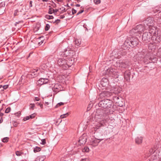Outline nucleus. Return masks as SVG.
<instances>
[{
	"label": "nucleus",
	"instance_id": "2eb2a0df",
	"mask_svg": "<svg viewBox=\"0 0 161 161\" xmlns=\"http://www.w3.org/2000/svg\"><path fill=\"white\" fill-rule=\"evenodd\" d=\"M112 96V94L111 91H105L102 92L100 94V97H108Z\"/></svg>",
	"mask_w": 161,
	"mask_h": 161
},
{
	"label": "nucleus",
	"instance_id": "3c124183",
	"mask_svg": "<svg viewBox=\"0 0 161 161\" xmlns=\"http://www.w3.org/2000/svg\"><path fill=\"white\" fill-rule=\"evenodd\" d=\"M35 117V115L34 114H32L31 115H30V116H29L30 118L31 119H32V118H34Z\"/></svg>",
	"mask_w": 161,
	"mask_h": 161
},
{
	"label": "nucleus",
	"instance_id": "ddd939ff",
	"mask_svg": "<svg viewBox=\"0 0 161 161\" xmlns=\"http://www.w3.org/2000/svg\"><path fill=\"white\" fill-rule=\"evenodd\" d=\"M158 32V34L152 37V39L155 43H158L161 42V35Z\"/></svg>",
	"mask_w": 161,
	"mask_h": 161
},
{
	"label": "nucleus",
	"instance_id": "c756f323",
	"mask_svg": "<svg viewBox=\"0 0 161 161\" xmlns=\"http://www.w3.org/2000/svg\"><path fill=\"white\" fill-rule=\"evenodd\" d=\"M45 17L46 18L48 19H50L54 18V17L53 16L48 15H46L45 16Z\"/></svg>",
	"mask_w": 161,
	"mask_h": 161
},
{
	"label": "nucleus",
	"instance_id": "5701e85b",
	"mask_svg": "<svg viewBox=\"0 0 161 161\" xmlns=\"http://www.w3.org/2000/svg\"><path fill=\"white\" fill-rule=\"evenodd\" d=\"M113 98V100L114 101V102L116 103H119L120 102L119 99H121V97H119L118 96H114L113 95L112 96Z\"/></svg>",
	"mask_w": 161,
	"mask_h": 161
},
{
	"label": "nucleus",
	"instance_id": "e433bc0d",
	"mask_svg": "<svg viewBox=\"0 0 161 161\" xmlns=\"http://www.w3.org/2000/svg\"><path fill=\"white\" fill-rule=\"evenodd\" d=\"M68 115V113L66 114H64L60 116V117L62 119H63L66 116H67Z\"/></svg>",
	"mask_w": 161,
	"mask_h": 161
},
{
	"label": "nucleus",
	"instance_id": "864d4df0",
	"mask_svg": "<svg viewBox=\"0 0 161 161\" xmlns=\"http://www.w3.org/2000/svg\"><path fill=\"white\" fill-rule=\"evenodd\" d=\"M32 1H30V2H29V6H30V7H32Z\"/></svg>",
	"mask_w": 161,
	"mask_h": 161
},
{
	"label": "nucleus",
	"instance_id": "20e7f679",
	"mask_svg": "<svg viewBox=\"0 0 161 161\" xmlns=\"http://www.w3.org/2000/svg\"><path fill=\"white\" fill-rule=\"evenodd\" d=\"M112 102L108 99H104L100 101L98 103L99 106L104 109L110 108L112 105Z\"/></svg>",
	"mask_w": 161,
	"mask_h": 161
},
{
	"label": "nucleus",
	"instance_id": "8fccbe9b",
	"mask_svg": "<svg viewBox=\"0 0 161 161\" xmlns=\"http://www.w3.org/2000/svg\"><path fill=\"white\" fill-rule=\"evenodd\" d=\"M39 27H36L34 29V30L36 32L39 30Z\"/></svg>",
	"mask_w": 161,
	"mask_h": 161
},
{
	"label": "nucleus",
	"instance_id": "a878e982",
	"mask_svg": "<svg viewBox=\"0 0 161 161\" xmlns=\"http://www.w3.org/2000/svg\"><path fill=\"white\" fill-rule=\"evenodd\" d=\"M45 158V156H39L36 158L35 161H43Z\"/></svg>",
	"mask_w": 161,
	"mask_h": 161
},
{
	"label": "nucleus",
	"instance_id": "4c0bfd02",
	"mask_svg": "<svg viewBox=\"0 0 161 161\" xmlns=\"http://www.w3.org/2000/svg\"><path fill=\"white\" fill-rule=\"evenodd\" d=\"M94 2L95 4H98L101 3V0H94Z\"/></svg>",
	"mask_w": 161,
	"mask_h": 161
},
{
	"label": "nucleus",
	"instance_id": "a18cd8bd",
	"mask_svg": "<svg viewBox=\"0 0 161 161\" xmlns=\"http://www.w3.org/2000/svg\"><path fill=\"white\" fill-rule=\"evenodd\" d=\"M157 54L160 56H161V48L159 49L157 53Z\"/></svg>",
	"mask_w": 161,
	"mask_h": 161
},
{
	"label": "nucleus",
	"instance_id": "7c9ffc66",
	"mask_svg": "<svg viewBox=\"0 0 161 161\" xmlns=\"http://www.w3.org/2000/svg\"><path fill=\"white\" fill-rule=\"evenodd\" d=\"M89 149L88 147H84L82 149V151L83 152H89Z\"/></svg>",
	"mask_w": 161,
	"mask_h": 161
},
{
	"label": "nucleus",
	"instance_id": "338daca9",
	"mask_svg": "<svg viewBox=\"0 0 161 161\" xmlns=\"http://www.w3.org/2000/svg\"><path fill=\"white\" fill-rule=\"evenodd\" d=\"M75 6L76 7H80V5L79 4H77L75 5Z\"/></svg>",
	"mask_w": 161,
	"mask_h": 161
},
{
	"label": "nucleus",
	"instance_id": "f3484780",
	"mask_svg": "<svg viewBox=\"0 0 161 161\" xmlns=\"http://www.w3.org/2000/svg\"><path fill=\"white\" fill-rule=\"evenodd\" d=\"M48 79L47 78H40L37 81V84L42 85L46 84L48 82Z\"/></svg>",
	"mask_w": 161,
	"mask_h": 161
},
{
	"label": "nucleus",
	"instance_id": "5fc2aeb1",
	"mask_svg": "<svg viewBox=\"0 0 161 161\" xmlns=\"http://www.w3.org/2000/svg\"><path fill=\"white\" fill-rule=\"evenodd\" d=\"M58 11V9H54V10H53V13H54V14H55V13H57V12Z\"/></svg>",
	"mask_w": 161,
	"mask_h": 161
},
{
	"label": "nucleus",
	"instance_id": "9b49d317",
	"mask_svg": "<svg viewBox=\"0 0 161 161\" xmlns=\"http://www.w3.org/2000/svg\"><path fill=\"white\" fill-rule=\"evenodd\" d=\"M110 91L112 93L113 96V95L119 94L121 91V89L119 86H116L112 87Z\"/></svg>",
	"mask_w": 161,
	"mask_h": 161
},
{
	"label": "nucleus",
	"instance_id": "b1692460",
	"mask_svg": "<svg viewBox=\"0 0 161 161\" xmlns=\"http://www.w3.org/2000/svg\"><path fill=\"white\" fill-rule=\"evenodd\" d=\"M108 110H101V113H103V114H101V117H102V119H104L105 118H103V117L105 116L108 113Z\"/></svg>",
	"mask_w": 161,
	"mask_h": 161
},
{
	"label": "nucleus",
	"instance_id": "39448f33",
	"mask_svg": "<svg viewBox=\"0 0 161 161\" xmlns=\"http://www.w3.org/2000/svg\"><path fill=\"white\" fill-rule=\"evenodd\" d=\"M94 134L95 135H94L95 138L94 140H92L91 142V143L93 146H97L98 143L101 141L103 140L104 138L102 137L101 136H99V134L98 132H94Z\"/></svg>",
	"mask_w": 161,
	"mask_h": 161
},
{
	"label": "nucleus",
	"instance_id": "09e8293b",
	"mask_svg": "<svg viewBox=\"0 0 161 161\" xmlns=\"http://www.w3.org/2000/svg\"><path fill=\"white\" fill-rule=\"evenodd\" d=\"M84 12V10H80L79 11L77 14V15H78L82 13L83 12Z\"/></svg>",
	"mask_w": 161,
	"mask_h": 161
},
{
	"label": "nucleus",
	"instance_id": "423d86ee",
	"mask_svg": "<svg viewBox=\"0 0 161 161\" xmlns=\"http://www.w3.org/2000/svg\"><path fill=\"white\" fill-rule=\"evenodd\" d=\"M116 63L117 66L121 69H124L127 68L130 64L129 61L127 60H119Z\"/></svg>",
	"mask_w": 161,
	"mask_h": 161
},
{
	"label": "nucleus",
	"instance_id": "c9c22d12",
	"mask_svg": "<svg viewBox=\"0 0 161 161\" xmlns=\"http://www.w3.org/2000/svg\"><path fill=\"white\" fill-rule=\"evenodd\" d=\"M49 28L50 25L48 24H47L45 27V30L46 31H47L49 30Z\"/></svg>",
	"mask_w": 161,
	"mask_h": 161
},
{
	"label": "nucleus",
	"instance_id": "680f3d73",
	"mask_svg": "<svg viewBox=\"0 0 161 161\" xmlns=\"http://www.w3.org/2000/svg\"><path fill=\"white\" fill-rule=\"evenodd\" d=\"M35 100L36 101H38L39 100V98L38 97H36L35 98Z\"/></svg>",
	"mask_w": 161,
	"mask_h": 161
},
{
	"label": "nucleus",
	"instance_id": "2f4dec72",
	"mask_svg": "<svg viewBox=\"0 0 161 161\" xmlns=\"http://www.w3.org/2000/svg\"><path fill=\"white\" fill-rule=\"evenodd\" d=\"M9 139V138L8 137H6L3 138L2 139V142H7Z\"/></svg>",
	"mask_w": 161,
	"mask_h": 161
},
{
	"label": "nucleus",
	"instance_id": "de8ad7c7",
	"mask_svg": "<svg viewBox=\"0 0 161 161\" xmlns=\"http://www.w3.org/2000/svg\"><path fill=\"white\" fill-rule=\"evenodd\" d=\"M72 14H74L76 13V10L74 8H72Z\"/></svg>",
	"mask_w": 161,
	"mask_h": 161
},
{
	"label": "nucleus",
	"instance_id": "473e14b6",
	"mask_svg": "<svg viewBox=\"0 0 161 161\" xmlns=\"http://www.w3.org/2000/svg\"><path fill=\"white\" fill-rule=\"evenodd\" d=\"M53 10H54V9L52 8H49L48 13L50 14H52L53 13Z\"/></svg>",
	"mask_w": 161,
	"mask_h": 161
},
{
	"label": "nucleus",
	"instance_id": "603ef678",
	"mask_svg": "<svg viewBox=\"0 0 161 161\" xmlns=\"http://www.w3.org/2000/svg\"><path fill=\"white\" fill-rule=\"evenodd\" d=\"M139 57L140 58H138V59L139 60H142L143 59V58H144V56H139Z\"/></svg>",
	"mask_w": 161,
	"mask_h": 161
},
{
	"label": "nucleus",
	"instance_id": "4be33fe9",
	"mask_svg": "<svg viewBox=\"0 0 161 161\" xmlns=\"http://www.w3.org/2000/svg\"><path fill=\"white\" fill-rule=\"evenodd\" d=\"M71 52L69 50L66 49L64 50L63 53L62 54H63L65 57H67L69 56H70L71 54Z\"/></svg>",
	"mask_w": 161,
	"mask_h": 161
},
{
	"label": "nucleus",
	"instance_id": "cd10ccee",
	"mask_svg": "<svg viewBox=\"0 0 161 161\" xmlns=\"http://www.w3.org/2000/svg\"><path fill=\"white\" fill-rule=\"evenodd\" d=\"M81 42V41L78 39H76L75 40V44L77 46L80 45Z\"/></svg>",
	"mask_w": 161,
	"mask_h": 161
},
{
	"label": "nucleus",
	"instance_id": "774afa93",
	"mask_svg": "<svg viewBox=\"0 0 161 161\" xmlns=\"http://www.w3.org/2000/svg\"><path fill=\"white\" fill-rule=\"evenodd\" d=\"M36 104L37 105H39V106H40V104H40V103H39L37 102V103H36Z\"/></svg>",
	"mask_w": 161,
	"mask_h": 161
},
{
	"label": "nucleus",
	"instance_id": "f03ea898",
	"mask_svg": "<svg viewBox=\"0 0 161 161\" xmlns=\"http://www.w3.org/2000/svg\"><path fill=\"white\" fill-rule=\"evenodd\" d=\"M139 40L136 38H132L130 41L129 40H126L122 46V48L124 49L130 48V47H133L136 46L139 43Z\"/></svg>",
	"mask_w": 161,
	"mask_h": 161
},
{
	"label": "nucleus",
	"instance_id": "0e129e2a",
	"mask_svg": "<svg viewBox=\"0 0 161 161\" xmlns=\"http://www.w3.org/2000/svg\"><path fill=\"white\" fill-rule=\"evenodd\" d=\"M42 43H43V42L42 41L41 42H39L38 44L39 45H41Z\"/></svg>",
	"mask_w": 161,
	"mask_h": 161
},
{
	"label": "nucleus",
	"instance_id": "412c9836",
	"mask_svg": "<svg viewBox=\"0 0 161 161\" xmlns=\"http://www.w3.org/2000/svg\"><path fill=\"white\" fill-rule=\"evenodd\" d=\"M74 61L72 58H69L68 61H67V68L71 66L74 63Z\"/></svg>",
	"mask_w": 161,
	"mask_h": 161
},
{
	"label": "nucleus",
	"instance_id": "79ce46f5",
	"mask_svg": "<svg viewBox=\"0 0 161 161\" xmlns=\"http://www.w3.org/2000/svg\"><path fill=\"white\" fill-rule=\"evenodd\" d=\"M30 119V117L29 116H27L25 117L23 119V120L24 121H25L27 120H28L29 119Z\"/></svg>",
	"mask_w": 161,
	"mask_h": 161
},
{
	"label": "nucleus",
	"instance_id": "1a4fd4ad",
	"mask_svg": "<svg viewBox=\"0 0 161 161\" xmlns=\"http://www.w3.org/2000/svg\"><path fill=\"white\" fill-rule=\"evenodd\" d=\"M147 30H148V32L150 33L152 36H153L156 34L157 35L158 32H160L159 31L157 30V27L154 25L150 26L147 28Z\"/></svg>",
	"mask_w": 161,
	"mask_h": 161
},
{
	"label": "nucleus",
	"instance_id": "f257e3e1",
	"mask_svg": "<svg viewBox=\"0 0 161 161\" xmlns=\"http://www.w3.org/2000/svg\"><path fill=\"white\" fill-rule=\"evenodd\" d=\"M146 25L143 23L137 25L134 27L130 31V33L132 35L135 36H139L144 31L147 30Z\"/></svg>",
	"mask_w": 161,
	"mask_h": 161
},
{
	"label": "nucleus",
	"instance_id": "37998d69",
	"mask_svg": "<svg viewBox=\"0 0 161 161\" xmlns=\"http://www.w3.org/2000/svg\"><path fill=\"white\" fill-rule=\"evenodd\" d=\"M30 105L31 106L30 107V109H32L33 110L34 109V107H35V104H34L31 103L30 104Z\"/></svg>",
	"mask_w": 161,
	"mask_h": 161
},
{
	"label": "nucleus",
	"instance_id": "72a5a7b5",
	"mask_svg": "<svg viewBox=\"0 0 161 161\" xmlns=\"http://www.w3.org/2000/svg\"><path fill=\"white\" fill-rule=\"evenodd\" d=\"M16 155L18 156H20L22 154V153L20 151H17L15 152Z\"/></svg>",
	"mask_w": 161,
	"mask_h": 161
},
{
	"label": "nucleus",
	"instance_id": "dca6fc26",
	"mask_svg": "<svg viewBox=\"0 0 161 161\" xmlns=\"http://www.w3.org/2000/svg\"><path fill=\"white\" fill-rule=\"evenodd\" d=\"M61 87V86L58 84H56L54 85L53 87L52 88V90L54 92H55V94H56L57 92L62 91Z\"/></svg>",
	"mask_w": 161,
	"mask_h": 161
},
{
	"label": "nucleus",
	"instance_id": "e2e57ef3",
	"mask_svg": "<svg viewBox=\"0 0 161 161\" xmlns=\"http://www.w3.org/2000/svg\"><path fill=\"white\" fill-rule=\"evenodd\" d=\"M40 106L41 108H42L43 106V104H41L40 105Z\"/></svg>",
	"mask_w": 161,
	"mask_h": 161
},
{
	"label": "nucleus",
	"instance_id": "393cba45",
	"mask_svg": "<svg viewBox=\"0 0 161 161\" xmlns=\"http://www.w3.org/2000/svg\"><path fill=\"white\" fill-rule=\"evenodd\" d=\"M142 137H137L136 138V142L138 144H140L142 143Z\"/></svg>",
	"mask_w": 161,
	"mask_h": 161
},
{
	"label": "nucleus",
	"instance_id": "c85d7f7f",
	"mask_svg": "<svg viewBox=\"0 0 161 161\" xmlns=\"http://www.w3.org/2000/svg\"><path fill=\"white\" fill-rule=\"evenodd\" d=\"M41 150V148L39 147H36L34 149V152L35 153L37 152H38L40 151Z\"/></svg>",
	"mask_w": 161,
	"mask_h": 161
},
{
	"label": "nucleus",
	"instance_id": "a211bd4d",
	"mask_svg": "<svg viewBox=\"0 0 161 161\" xmlns=\"http://www.w3.org/2000/svg\"><path fill=\"white\" fill-rule=\"evenodd\" d=\"M108 79L103 78L101 81V85L103 87H106L108 85Z\"/></svg>",
	"mask_w": 161,
	"mask_h": 161
},
{
	"label": "nucleus",
	"instance_id": "69168bd1",
	"mask_svg": "<svg viewBox=\"0 0 161 161\" xmlns=\"http://www.w3.org/2000/svg\"><path fill=\"white\" fill-rule=\"evenodd\" d=\"M43 2H47L48 1V0H42Z\"/></svg>",
	"mask_w": 161,
	"mask_h": 161
},
{
	"label": "nucleus",
	"instance_id": "13d9d810",
	"mask_svg": "<svg viewBox=\"0 0 161 161\" xmlns=\"http://www.w3.org/2000/svg\"><path fill=\"white\" fill-rule=\"evenodd\" d=\"M58 105H59V106H61V105H63L64 104V103H62V102H60V103H58Z\"/></svg>",
	"mask_w": 161,
	"mask_h": 161
},
{
	"label": "nucleus",
	"instance_id": "bf43d9fd",
	"mask_svg": "<svg viewBox=\"0 0 161 161\" xmlns=\"http://www.w3.org/2000/svg\"><path fill=\"white\" fill-rule=\"evenodd\" d=\"M60 21V19H57L55 20V21L54 22V23H55L57 22V21H58L59 22Z\"/></svg>",
	"mask_w": 161,
	"mask_h": 161
},
{
	"label": "nucleus",
	"instance_id": "4d7b16f0",
	"mask_svg": "<svg viewBox=\"0 0 161 161\" xmlns=\"http://www.w3.org/2000/svg\"><path fill=\"white\" fill-rule=\"evenodd\" d=\"M65 17L64 15H61L60 16V19H63Z\"/></svg>",
	"mask_w": 161,
	"mask_h": 161
},
{
	"label": "nucleus",
	"instance_id": "f704fd0d",
	"mask_svg": "<svg viewBox=\"0 0 161 161\" xmlns=\"http://www.w3.org/2000/svg\"><path fill=\"white\" fill-rule=\"evenodd\" d=\"M153 150L152 149H150L149 151V153L147 154V157H149L151 154H153Z\"/></svg>",
	"mask_w": 161,
	"mask_h": 161
},
{
	"label": "nucleus",
	"instance_id": "6ab92c4d",
	"mask_svg": "<svg viewBox=\"0 0 161 161\" xmlns=\"http://www.w3.org/2000/svg\"><path fill=\"white\" fill-rule=\"evenodd\" d=\"M131 73L129 71H126L124 74V78L127 81L130 80Z\"/></svg>",
	"mask_w": 161,
	"mask_h": 161
},
{
	"label": "nucleus",
	"instance_id": "4468645a",
	"mask_svg": "<svg viewBox=\"0 0 161 161\" xmlns=\"http://www.w3.org/2000/svg\"><path fill=\"white\" fill-rule=\"evenodd\" d=\"M87 139V136L86 134H83L82 136L80 137L79 142L80 144L83 145L86 143V142Z\"/></svg>",
	"mask_w": 161,
	"mask_h": 161
},
{
	"label": "nucleus",
	"instance_id": "052dcab7",
	"mask_svg": "<svg viewBox=\"0 0 161 161\" xmlns=\"http://www.w3.org/2000/svg\"><path fill=\"white\" fill-rule=\"evenodd\" d=\"M3 121V119L2 117H1L0 119V123H2Z\"/></svg>",
	"mask_w": 161,
	"mask_h": 161
},
{
	"label": "nucleus",
	"instance_id": "c03bdc74",
	"mask_svg": "<svg viewBox=\"0 0 161 161\" xmlns=\"http://www.w3.org/2000/svg\"><path fill=\"white\" fill-rule=\"evenodd\" d=\"M110 120H111L112 122H113L114 121V119L112 117H111L110 118L108 119V121L109 122H110Z\"/></svg>",
	"mask_w": 161,
	"mask_h": 161
},
{
	"label": "nucleus",
	"instance_id": "ea45409f",
	"mask_svg": "<svg viewBox=\"0 0 161 161\" xmlns=\"http://www.w3.org/2000/svg\"><path fill=\"white\" fill-rule=\"evenodd\" d=\"M11 108L10 107H8L5 110V113H9L10 111Z\"/></svg>",
	"mask_w": 161,
	"mask_h": 161
},
{
	"label": "nucleus",
	"instance_id": "9d476101",
	"mask_svg": "<svg viewBox=\"0 0 161 161\" xmlns=\"http://www.w3.org/2000/svg\"><path fill=\"white\" fill-rule=\"evenodd\" d=\"M66 63L67 61L64 59L59 58L58 60V64L64 69H67Z\"/></svg>",
	"mask_w": 161,
	"mask_h": 161
},
{
	"label": "nucleus",
	"instance_id": "aec40b11",
	"mask_svg": "<svg viewBox=\"0 0 161 161\" xmlns=\"http://www.w3.org/2000/svg\"><path fill=\"white\" fill-rule=\"evenodd\" d=\"M38 69H34L30 71V75H31L32 77H34L36 76L37 75Z\"/></svg>",
	"mask_w": 161,
	"mask_h": 161
},
{
	"label": "nucleus",
	"instance_id": "bb28decb",
	"mask_svg": "<svg viewBox=\"0 0 161 161\" xmlns=\"http://www.w3.org/2000/svg\"><path fill=\"white\" fill-rule=\"evenodd\" d=\"M153 11L155 12L159 13L161 12V6L157 7L154 9Z\"/></svg>",
	"mask_w": 161,
	"mask_h": 161
},
{
	"label": "nucleus",
	"instance_id": "58836bf2",
	"mask_svg": "<svg viewBox=\"0 0 161 161\" xmlns=\"http://www.w3.org/2000/svg\"><path fill=\"white\" fill-rule=\"evenodd\" d=\"M90 160V159L89 158H86L82 159L80 161H88Z\"/></svg>",
	"mask_w": 161,
	"mask_h": 161
},
{
	"label": "nucleus",
	"instance_id": "f8f14e48",
	"mask_svg": "<svg viewBox=\"0 0 161 161\" xmlns=\"http://www.w3.org/2000/svg\"><path fill=\"white\" fill-rule=\"evenodd\" d=\"M152 36L149 32L146 31L144 33L142 36L143 40L145 41H149L151 39H152Z\"/></svg>",
	"mask_w": 161,
	"mask_h": 161
},
{
	"label": "nucleus",
	"instance_id": "7ed1b4c3",
	"mask_svg": "<svg viewBox=\"0 0 161 161\" xmlns=\"http://www.w3.org/2000/svg\"><path fill=\"white\" fill-rule=\"evenodd\" d=\"M97 127H97H94V130L96 131L97 129H99V132H98L99 134V136H100L102 137L103 135H107V133H108L107 131L108 128L106 125H104L102 124H100L97 126Z\"/></svg>",
	"mask_w": 161,
	"mask_h": 161
},
{
	"label": "nucleus",
	"instance_id": "a19ab883",
	"mask_svg": "<svg viewBox=\"0 0 161 161\" xmlns=\"http://www.w3.org/2000/svg\"><path fill=\"white\" fill-rule=\"evenodd\" d=\"M2 86V87L3 88V89H7L8 87V85H4L3 86L0 85V86Z\"/></svg>",
	"mask_w": 161,
	"mask_h": 161
},
{
	"label": "nucleus",
	"instance_id": "6e6d98bb",
	"mask_svg": "<svg viewBox=\"0 0 161 161\" xmlns=\"http://www.w3.org/2000/svg\"><path fill=\"white\" fill-rule=\"evenodd\" d=\"M62 11L63 12H65L66 11V10H65V8L64 7H62Z\"/></svg>",
	"mask_w": 161,
	"mask_h": 161
},
{
	"label": "nucleus",
	"instance_id": "0eeeda50",
	"mask_svg": "<svg viewBox=\"0 0 161 161\" xmlns=\"http://www.w3.org/2000/svg\"><path fill=\"white\" fill-rule=\"evenodd\" d=\"M143 24L146 25L147 29L152 26L154 25V20L153 18L152 17L147 18L143 22Z\"/></svg>",
	"mask_w": 161,
	"mask_h": 161
},
{
	"label": "nucleus",
	"instance_id": "6e6552de",
	"mask_svg": "<svg viewBox=\"0 0 161 161\" xmlns=\"http://www.w3.org/2000/svg\"><path fill=\"white\" fill-rule=\"evenodd\" d=\"M107 73L109 76H111L115 78H118L119 74L115 69L110 68L107 70Z\"/></svg>",
	"mask_w": 161,
	"mask_h": 161
},
{
	"label": "nucleus",
	"instance_id": "49530a36",
	"mask_svg": "<svg viewBox=\"0 0 161 161\" xmlns=\"http://www.w3.org/2000/svg\"><path fill=\"white\" fill-rule=\"evenodd\" d=\"M42 142L41 143L42 145H44L46 143V140L45 139H42L41 140Z\"/></svg>",
	"mask_w": 161,
	"mask_h": 161
}]
</instances>
